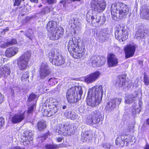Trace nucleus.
<instances>
[{
	"label": "nucleus",
	"mask_w": 149,
	"mask_h": 149,
	"mask_svg": "<svg viewBox=\"0 0 149 149\" xmlns=\"http://www.w3.org/2000/svg\"><path fill=\"white\" fill-rule=\"evenodd\" d=\"M102 85H96L89 89L87 97V104L92 107L98 105L102 100L103 94Z\"/></svg>",
	"instance_id": "nucleus-1"
},
{
	"label": "nucleus",
	"mask_w": 149,
	"mask_h": 149,
	"mask_svg": "<svg viewBox=\"0 0 149 149\" xmlns=\"http://www.w3.org/2000/svg\"><path fill=\"white\" fill-rule=\"evenodd\" d=\"M79 39L73 37L70 38L68 43V50L72 56L76 58H80L84 54L85 46H80L78 43Z\"/></svg>",
	"instance_id": "nucleus-2"
},
{
	"label": "nucleus",
	"mask_w": 149,
	"mask_h": 149,
	"mask_svg": "<svg viewBox=\"0 0 149 149\" xmlns=\"http://www.w3.org/2000/svg\"><path fill=\"white\" fill-rule=\"evenodd\" d=\"M111 14L113 19L116 20L120 16L125 17L128 13L129 9L125 4L117 2L112 4L111 7Z\"/></svg>",
	"instance_id": "nucleus-3"
},
{
	"label": "nucleus",
	"mask_w": 149,
	"mask_h": 149,
	"mask_svg": "<svg viewBox=\"0 0 149 149\" xmlns=\"http://www.w3.org/2000/svg\"><path fill=\"white\" fill-rule=\"evenodd\" d=\"M82 93V88L81 86H75L70 88L66 94L68 102L71 103L77 102L81 99Z\"/></svg>",
	"instance_id": "nucleus-4"
},
{
	"label": "nucleus",
	"mask_w": 149,
	"mask_h": 149,
	"mask_svg": "<svg viewBox=\"0 0 149 149\" xmlns=\"http://www.w3.org/2000/svg\"><path fill=\"white\" fill-rule=\"evenodd\" d=\"M48 57L50 62L55 65H61L65 62L64 57L58 53L56 50H52L49 53Z\"/></svg>",
	"instance_id": "nucleus-5"
},
{
	"label": "nucleus",
	"mask_w": 149,
	"mask_h": 149,
	"mask_svg": "<svg viewBox=\"0 0 149 149\" xmlns=\"http://www.w3.org/2000/svg\"><path fill=\"white\" fill-rule=\"evenodd\" d=\"M31 56V52L27 51L18 58L17 63L20 70H23L26 69Z\"/></svg>",
	"instance_id": "nucleus-6"
},
{
	"label": "nucleus",
	"mask_w": 149,
	"mask_h": 149,
	"mask_svg": "<svg viewBox=\"0 0 149 149\" xmlns=\"http://www.w3.org/2000/svg\"><path fill=\"white\" fill-rule=\"evenodd\" d=\"M93 10H89L87 12L86 15L87 20L90 22V20L93 25L98 24L100 22V25H102L106 21V17L102 16L101 17L99 15L94 16L93 13Z\"/></svg>",
	"instance_id": "nucleus-7"
},
{
	"label": "nucleus",
	"mask_w": 149,
	"mask_h": 149,
	"mask_svg": "<svg viewBox=\"0 0 149 149\" xmlns=\"http://www.w3.org/2000/svg\"><path fill=\"white\" fill-rule=\"evenodd\" d=\"M115 37L120 42L125 40L128 38V33L124 27L120 24L116 26L115 33Z\"/></svg>",
	"instance_id": "nucleus-8"
},
{
	"label": "nucleus",
	"mask_w": 149,
	"mask_h": 149,
	"mask_svg": "<svg viewBox=\"0 0 149 149\" xmlns=\"http://www.w3.org/2000/svg\"><path fill=\"white\" fill-rule=\"evenodd\" d=\"M90 5L93 12L100 13L105 10L106 3L104 0H92Z\"/></svg>",
	"instance_id": "nucleus-9"
},
{
	"label": "nucleus",
	"mask_w": 149,
	"mask_h": 149,
	"mask_svg": "<svg viewBox=\"0 0 149 149\" xmlns=\"http://www.w3.org/2000/svg\"><path fill=\"white\" fill-rule=\"evenodd\" d=\"M56 130V132L60 134L66 136H70L74 134V127L72 125H67L64 124L63 126L57 127Z\"/></svg>",
	"instance_id": "nucleus-10"
},
{
	"label": "nucleus",
	"mask_w": 149,
	"mask_h": 149,
	"mask_svg": "<svg viewBox=\"0 0 149 149\" xmlns=\"http://www.w3.org/2000/svg\"><path fill=\"white\" fill-rule=\"evenodd\" d=\"M91 65L94 67H100L105 63L106 58L103 56H93L91 58Z\"/></svg>",
	"instance_id": "nucleus-11"
},
{
	"label": "nucleus",
	"mask_w": 149,
	"mask_h": 149,
	"mask_svg": "<svg viewBox=\"0 0 149 149\" xmlns=\"http://www.w3.org/2000/svg\"><path fill=\"white\" fill-rule=\"evenodd\" d=\"M50 69L47 64L46 63H42L40 66L39 74L41 79H45L51 73Z\"/></svg>",
	"instance_id": "nucleus-12"
},
{
	"label": "nucleus",
	"mask_w": 149,
	"mask_h": 149,
	"mask_svg": "<svg viewBox=\"0 0 149 149\" xmlns=\"http://www.w3.org/2000/svg\"><path fill=\"white\" fill-rule=\"evenodd\" d=\"M63 32V29L60 27L49 32L48 36L51 40H57L61 36Z\"/></svg>",
	"instance_id": "nucleus-13"
},
{
	"label": "nucleus",
	"mask_w": 149,
	"mask_h": 149,
	"mask_svg": "<svg viewBox=\"0 0 149 149\" xmlns=\"http://www.w3.org/2000/svg\"><path fill=\"white\" fill-rule=\"evenodd\" d=\"M136 45L134 44H129L125 47V56L128 58L132 56L134 54Z\"/></svg>",
	"instance_id": "nucleus-14"
},
{
	"label": "nucleus",
	"mask_w": 149,
	"mask_h": 149,
	"mask_svg": "<svg viewBox=\"0 0 149 149\" xmlns=\"http://www.w3.org/2000/svg\"><path fill=\"white\" fill-rule=\"evenodd\" d=\"M101 74L100 72L99 71L92 73L85 78V82L87 83L94 82L99 77Z\"/></svg>",
	"instance_id": "nucleus-15"
},
{
	"label": "nucleus",
	"mask_w": 149,
	"mask_h": 149,
	"mask_svg": "<svg viewBox=\"0 0 149 149\" xmlns=\"http://www.w3.org/2000/svg\"><path fill=\"white\" fill-rule=\"evenodd\" d=\"M23 143L24 145L29 144L33 140V133L31 130H26L24 133Z\"/></svg>",
	"instance_id": "nucleus-16"
},
{
	"label": "nucleus",
	"mask_w": 149,
	"mask_h": 149,
	"mask_svg": "<svg viewBox=\"0 0 149 149\" xmlns=\"http://www.w3.org/2000/svg\"><path fill=\"white\" fill-rule=\"evenodd\" d=\"M25 111L23 112L18 113L15 114L11 118V122L13 124L20 123L23 120L25 117Z\"/></svg>",
	"instance_id": "nucleus-17"
},
{
	"label": "nucleus",
	"mask_w": 149,
	"mask_h": 149,
	"mask_svg": "<svg viewBox=\"0 0 149 149\" xmlns=\"http://www.w3.org/2000/svg\"><path fill=\"white\" fill-rule=\"evenodd\" d=\"M107 62L109 67H113L117 65L118 61L114 54H110L108 56Z\"/></svg>",
	"instance_id": "nucleus-18"
},
{
	"label": "nucleus",
	"mask_w": 149,
	"mask_h": 149,
	"mask_svg": "<svg viewBox=\"0 0 149 149\" xmlns=\"http://www.w3.org/2000/svg\"><path fill=\"white\" fill-rule=\"evenodd\" d=\"M1 66L0 64V78L3 75L7 76L10 75V70L9 65L7 64Z\"/></svg>",
	"instance_id": "nucleus-19"
},
{
	"label": "nucleus",
	"mask_w": 149,
	"mask_h": 149,
	"mask_svg": "<svg viewBox=\"0 0 149 149\" xmlns=\"http://www.w3.org/2000/svg\"><path fill=\"white\" fill-rule=\"evenodd\" d=\"M18 52V49L17 47H12L8 48L5 52L6 56L10 57L14 56Z\"/></svg>",
	"instance_id": "nucleus-20"
},
{
	"label": "nucleus",
	"mask_w": 149,
	"mask_h": 149,
	"mask_svg": "<svg viewBox=\"0 0 149 149\" xmlns=\"http://www.w3.org/2000/svg\"><path fill=\"white\" fill-rule=\"evenodd\" d=\"M58 27H56V23L54 21H50L47 24L46 26L47 30L49 31H51Z\"/></svg>",
	"instance_id": "nucleus-21"
},
{
	"label": "nucleus",
	"mask_w": 149,
	"mask_h": 149,
	"mask_svg": "<svg viewBox=\"0 0 149 149\" xmlns=\"http://www.w3.org/2000/svg\"><path fill=\"white\" fill-rule=\"evenodd\" d=\"M64 115L67 118L71 120H74L76 118L77 116L76 113L71 111L65 112Z\"/></svg>",
	"instance_id": "nucleus-22"
},
{
	"label": "nucleus",
	"mask_w": 149,
	"mask_h": 149,
	"mask_svg": "<svg viewBox=\"0 0 149 149\" xmlns=\"http://www.w3.org/2000/svg\"><path fill=\"white\" fill-rule=\"evenodd\" d=\"M116 143L117 145L120 147H123L125 146V142L124 135L118 136L116 140Z\"/></svg>",
	"instance_id": "nucleus-23"
},
{
	"label": "nucleus",
	"mask_w": 149,
	"mask_h": 149,
	"mask_svg": "<svg viewBox=\"0 0 149 149\" xmlns=\"http://www.w3.org/2000/svg\"><path fill=\"white\" fill-rule=\"evenodd\" d=\"M91 134H89L88 132H84L81 134V140L83 142L89 141L92 139Z\"/></svg>",
	"instance_id": "nucleus-24"
},
{
	"label": "nucleus",
	"mask_w": 149,
	"mask_h": 149,
	"mask_svg": "<svg viewBox=\"0 0 149 149\" xmlns=\"http://www.w3.org/2000/svg\"><path fill=\"white\" fill-rule=\"evenodd\" d=\"M115 101L114 100H111L107 105L106 108L107 110L111 111L114 109L116 107Z\"/></svg>",
	"instance_id": "nucleus-25"
},
{
	"label": "nucleus",
	"mask_w": 149,
	"mask_h": 149,
	"mask_svg": "<svg viewBox=\"0 0 149 149\" xmlns=\"http://www.w3.org/2000/svg\"><path fill=\"white\" fill-rule=\"evenodd\" d=\"M93 121L92 124H94L98 123L100 121L101 117L100 112H97V113H94L93 115Z\"/></svg>",
	"instance_id": "nucleus-26"
},
{
	"label": "nucleus",
	"mask_w": 149,
	"mask_h": 149,
	"mask_svg": "<svg viewBox=\"0 0 149 149\" xmlns=\"http://www.w3.org/2000/svg\"><path fill=\"white\" fill-rule=\"evenodd\" d=\"M61 147V144H47L45 146L46 149H58Z\"/></svg>",
	"instance_id": "nucleus-27"
},
{
	"label": "nucleus",
	"mask_w": 149,
	"mask_h": 149,
	"mask_svg": "<svg viewBox=\"0 0 149 149\" xmlns=\"http://www.w3.org/2000/svg\"><path fill=\"white\" fill-rule=\"evenodd\" d=\"M125 79L122 76L119 77L116 81L117 84L119 87H122L125 84Z\"/></svg>",
	"instance_id": "nucleus-28"
},
{
	"label": "nucleus",
	"mask_w": 149,
	"mask_h": 149,
	"mask_svg": "<svg viewBox=\"0 0 149 149\" xmlns=\"http://www.w3.org/2000/svg\"><path fill=\"white\" fill-rule=\"evenodd\" d=\"M124 140L125 141V146H127L130 143L133 141V137L130 135L124 136Z\"/></svg>",
	"instance_id": "nucleus-29"
},
{
	"label": "nucleus",
	"mask_w": 149,
	"mask_h": 149,
	"mask_svg": "<svg viewBox=\"0 0 149 149\" xmlns=\"http://www.w3.org/2000/svg\"><path fill=\"white\" fill-rule=\"evenodd\" d=\"M49 107L50 110V115L51 116L57 113L58 110V107L55 105H50Z\"/></svg>",
	"instance_id": "nucleus-30"
},
{
	"label": "nucleus",
	"mask_w": 149,
	"mask_h": 149,
	"mask_svg": "<svg viewBox=\"0 0 149 149\" xmlns=\"http://www.w3.org/2000/svg\"><path fill=\"white\" fill-rule=\"evenodd\" d=\"M135 98V97L132 95H127L125 99V102L127 104H131L134 101Z\"/></svg>",
	"instance_id": "nucleus-31"
},
{
	"label": "nucleus",
	"mask_w": 149,
	"mask_h": 149,
	"mask_svg": "<svg viewBox=\"0 0 149 149\" xmlns=\"http://www.w3.org/2000/svg\"><path fill=\"white\" fill-rule=\"evenodd\" d=\"M141 110V105L139 104L138 106H135L132 109V113L133 116L136 113H139Z\"/></svg>",
	"instance_id": "nucleus-32"
},
{
	"label": "nucleus",
	"mask_w": 149,
	"mask_h": 149,
	"mask_svg": "<svg viewBox=\"0 0 149 149\" xmlns=\"http://www.w3.org/2000/svg\"><path fill=\"white\" fill-rule=\"evenodd\" d=\"M37 127L39 131L44 130L46 127L45 123L43 121H40L38 122Z\"/></svg>",
	"instance_id": "nucleus-33"
},
{
	"label": "nucleus",
	"mask_w": 149,
	"mask_h": 149,
	"mask_svg": "<svg viewBox=\"0 0 149 149\" xmlns=\"http://www.w3.org/2000/svg\"><path fill=\"white\" fill-rule=\"evenodd\" d=\"M48 82L49 85L53 86L57 83V79L55 77L51 78L49 79Z\"/></svg>",
	"instance_id": "nucleus-34"
},
{
	"label": "nucleus",
	"mask_w": 149,
	"mask_h": 149,
	"mask_svg": "<svg viewBox=\"0 0 149 149\" xmlns=\"http://www.w3.org/2000/svg\"><path fill=\"white\" fill-rule=\"evenodd\" d=\"M29 76V73L28 72H24L22 76L21 79L22 81H27Z\"/></svg>",
	"instance_id": "nucleus-35"
},
{
	"label": "nucleus",
	"mask_w": 149,
	"mask_h": 149,
	"mask_svg": "<svg viewBox=\"0 0 149 149\" xmlns=\"http://www.w3.org/2000/svg\"><path fill=\"white\" fill-rule=\"evenodd\" d=\"M42 112L44 116H47L49 117L51 116L50 115V110L49 108V106H48V108L44 110H42Z\"/></svg>",
	"instance_id": "nucleus-36"
},
{
	"label": "nucleus",
	"mask_w": 149,
	"mask_h": 149,
	"mask_svg": "<svg viewBox=\"0 0 149 149\" xmlns=\"http://www.w3.org/2000/svg\"><path fill=\"white\" fill-rule=\"evenodd\" d=\"M17 44V41L15 39H12L10 41L4 44V45L2 47H7L8 45H14Z\"/></svg>",
	"instance_id": "nucleus-37"
},
{
	"label": "nucleus",
	"mask_w": 149,
	"mask_h": 149,
	"mask_svg": "<svg viewBox=\"0 0 149 149\" xmlns=\"http://www.w3.org/2000/svg\"><path fill=\"white\" fill-rule=\"evenodd\" d=\"M102 146L105 149H110L111 145L109 142H104L102 143Z\"/></svg>",
	"instance_id": "nucleus-38"
},
{
	"label": "nucleus",
	"mask_w": 149,
	"mask_h": 149,
	"mask_svg": "<svg viewBox=\"0 0 149 149\" xmlns=\"http://www.w3.org/2000/svg\"><path fill=\"white\" fill-rule=\"evenodd\" d=\"M144 32H143L141 30H139L137 32L136 34V36L137 37H140L141 38H143L144 36Z\"/></svg>",
	"instance_id": "nucleus-39"
},
{
	"label": "nucleus",
	"mask_w": 149,
	"mask_h": 149,
	"mask_svg": "<svg viewBox=\"0 0 149 149\" xmlns=\"http://www.w3.org/2000/svg\"><path fill=\"white\" fill-rule=\"evenodd\" d=\"M93 115H90L87 118L86 123L88 124H92L93 123Z\"/></svg>",
	"instance_id": "nucleus-40"
},
{
	"label": "nucleus",
	"mask_w": 149,
	"mask_h": 149,
	"mask_svg": "<svg viewBox=\"0 0 149 149\" xmlns=\"http://www.w3.org/2000/svg\"><path fill=\"white\" fill-rule=\"evenodd\" d=\"M143 18L147 20H149V10H146L143 13Z\"/></svg>",
	"instance_id": "nucleus-41"
},
{
	"label": "nucleus",
	"mask_w": 149,
	"mask_h": 149,
	"mask_svg": "<svg viewBox=\"0 0 149 149\" xmlns=\"http://www.w3.org/2000/svg\"><path fill=\"white\" fill-rule=\"evenodd\" d=\"M143 81L145 84L148 86L149 84V79L147 75L145 74L143 77Z\"/></svg>",
	"instance_id": "nucleus-42"
},
{
	"label": "nucleus",
	"mask_w": 149,
	"mask_h": 149,
	"mask_svg": "<svg viewBox=\"0 0 149 149\" xmlns=\"http://www.w3.org/2000/svg\"><path fill=\"white\" fill-rule=\"evenodd\" d=\"M135 124L132 123H130L128 125V130L130 131L132 130L134 127Z\"/></svg>",
	"instance_id": "nucleus-43"
},
{
	"label": "nucleus",
	"mask_w": 149,
	"mask_h": 149,
	"mask_svg": "<svg viewBox=\"0 0 149 149\" xmlns=\"http://www.w3.org/2000/svg\"><path fill=\"white\" fill-rule=\"evenodd\" d=\"M31 29H29L27 31H26L25 34L26 36L30 39H31Z\"/></svg>",
	"instance_id": "nucleus-44"
},
{
	"label": "nucleus",
	"mask_w": 149,
	"mask_h": 149,
	"mask_svg": "<svg viewBox=\"0 0 149 149\" xmlns=\"http://www.w3.org/2000/svg\"><path fill=\"white\" fill-rule=\"evenodd\" d=\"M36 95L33 93H31L29 97L28 100L29 101H31L35 99L36 97Z\"/></svg>",
	"instance_id": "nucleus-45"
},
{
	"label": "nucleus",
	"mask_w": 149,
	"mask_h": 149,
	"mask_svg": "<svg viewBox=\"0 0 149 149\" xmlns=\"http://www.w3.org/2000/svg\"><path fill=\"white\" fill-rule=\"evenodd\" d=\"M4 120L3 118L2 117L0 118V129L2 127L4 124Z\"/></svg>",
	"instance_id": "nucleus-46"
},
{
	"label": "nucleus",
	"mask_w": 149,
	"mask_h": 149,
	"mask_svg": "<svg viewBox=\"0 0 149 149\" xmlns=\"http://www.w3.org/2000/svg\"><path fill=\"white\" fill-rule=\"evenodd\" d=\"M21 2V0H15L14 6H18L20 4Z\"/></svg>",
	"instance_id": "nucleus-47"
},
{
	"label": "nucleus",
	"mask_w": 149,
	"mask_h": 149,
	"mask_svg": "<svg viewBox=\"0 0 149 149\" xmlns=\"http://www.w3.org/2000/svg\"><path fill=\"white\" fill-rule=\"evenodd\" d=\"M57 0H47V2L49 4H52L56 3Z\"/></svg>",
	"instance_id": "nucleus-48"
},
{
	"label": "nucleus",
	"mask_w": 149,
	"mask_h": 149,
	"mask_svg": "<svg viewBox=\"0 0 149 149\" xmlns=\"http://www.w3.org/2000/svg\"><path fill=\"white\" fill-rule=\"evenodd\" d=\"M114 100L115 101V104L116 103L118 104H119L121 101V99L120 98H116Z\"/></svg>",
	"instance_id": "nucleus-49"
},
{
	"label": "nucleus",
	"mask_w": 149,
	"mask_h": 149,
	"mask_svg": "<svg viewBox=\"0 0 149 149\" xmlns=\"http://www.w3.org/2000/svg\"><path fill=\"white\" fill-rule=\"evenodd\" d=\"M42 83L38 85V90L41 91H44V89H43V86H42Z\"/></svg>",
	"instance_id": "nucleus-50"
},
{
	"label": "nucleus",
	"mask_w": 149,
	"mask_h": 149,
	"mask_svg": "<svg viewBox=\"0 0 149 149\" xmlns=\"http://www.w3.org/2000/svg\"><path fill=\"white\" fill-rule=\"evenodd\" d=\"M4 98L3 95L0 93V104L2 103L4 101Z\"/></svg>",
	"instance_id": "nucleus-51"
},
{
	"label": "nucleus",
	"mask_w": 149,
	"mask_h": 149,
	"mask_svg": "<svg viewBox=\"0 0 149 149\" xmlns=\"http://www.w3.org/2000/svg\"><path fill=\"white\" fill-rule=\"evenodd\" d=\"M74 32H76L77 31H80L81 30V27L79 25H76L75 26V29H74Z\"/></svg>",
	"instance_id": "nucleus-52"
},
{
	"label": "nucleus",
	"mask_w": 149,
	"mask_h": 149,
	"mask_svg": "<svg viewBox=\"0 0 149 149\" xmlns=\"http://www.w3.org/2000/svg\"><path fill=\"white\" fill-rule=\"evenodd\" d=\"M35 106L34 105L32 106L31 107L29 108L28 110V113H31L32 112L34 107Z\"/></svg>",
	"instance_id": "nucleus-53"
},
{
	"label": "nucleus",
	"mask_w": 149,
	"mask_h": 149,
	"mask_svg": "<svg viewBox=\"0 0 149 149\" xmlns=\"http://www.w3.org/2000/svg\"><path fill=\"white\" fill-rule=\"evenodd\" d=\"M66 0H60V3H62L63 5V6L65 7L66 4Z\"/></svg>",
	"instance_id": "nucleus-54"
},
{
	"label": "nucleus",
	"mask_w": 149,
	"mask_h": 149,
	"mask_svg": "<svg viewBox=\"0 0 149 149\" xmlns=\"http://www.w3.org/2000/svg\"><path fill=\"white\" fill-rule=\"evenodd\" d=\"M11 149H24V148L22 147H21L19 146H17L12 148Z\"/></svg>",
	"instance_id": "nucleus-55"
},
{
	"label": "nucleus",
	"mask_w": 149,
	"mask_h": 149,
	"mask_svg": "<svg viewBox=\"0 0 149 149\" xmlns=\"http://www.w3.org/2000/svg\"><path fill=\"white\" fill-rule=\"evenodd\" d=\"M42 86H43V89L44 90L48 86L47 84L46 83H42Z\"/></svg>",
	"instance_id": "nucleus-56"
},
{
	"label": "nucleus",
	"mask_w": 149,
	"mask_h": 149,
	"mask_svg": "<svg viewBox=\"0 0 149 149\" xmlns=\"http://www.w3.org/2000/svg\"><path fill=\"white\" fill-rule=\"evenodd\" d=\"M63 139V138L62 137H58L56 138V140L58 142H61Z\"/></svg>",
	"instance_id": "nucleus-57"
},
{
	"label": "nucleus",
	"mask_w": 149,
	"mask_h": 149,
	"mask_svg": "<svg viewBox=\"0 0 149 149\" xmlns=\"http://www.w3.org/2000/svg\"><path fill=\"white\" fill-rule=\"evenodd\" d=\"M46 136H44L42 137H41V140L42 142L44 141L46 139Z\"/></svg>",
	"instance_id": "nucleus-58"
},
{
	"label": "nucleus",
	"mask_w": 149,
	"mask_h": 149,
	"mask_svg": "<svg viewBox=\"0 0 149 149\" xmlns=\"http://www.w3.org/2000/svg\"><path fill=\"white\" fill-rule=\"evenodd\" d=\"M31 2L34 3H37L38 0H30Z\"/></svg>",
	"instance_id": "nucleus-59"
},
{
	"label": "nucleus",
	"mask_w": 149,
	"mask_h": 149,
	"mask_svg": "<svg viewBox=\"0 0 149 149\" xmlns=\"http://www.w3.org/2000/svg\"><path fill=\"white\" fill-rule=\"evenodd\" d=\"M144 149H149V145L148 144H146Z\"/></svg>",
	"instance_id": "nucleus-60"
},
{
	"label": "nucleus",
	"mask_w": 149,
	"mask_h": 149,
	"mask_svg": "<svg viewBox=\"0 0 149 149\" xmlns=\"http://www.w3.org/2000/svg\"><path fill=\"white\" fill-rule=\"evenodd\" d=\"M8 30H9V29L8 27H7L6 29H4L3 30V31L4 32H6Z\"/></svg>",
	"instance_id": "nucleus-61"
},
{
	"label": "nucleus",
	"mask_w": 149,
	"mask_h": 149,
	"mask_svg": "<svg viewBox=\"0 0 149 149\" xmlns=\"http://www.w3.org/2000/svg\"><path fill=\"white\" fill-rule=\"evenodd\" d=\"M3 57L2 55H0V61L2 60Z\"/></svg>",
	"instance_id": "nucleus-62"
},
{
	"label": "nucleus",
	"mask_w": 149,
	"mask_h": 149,
	"mask_svg": "<svg viewBox=\"0 0 149 149\" xmlns=\"http://www.w3.org/2000/svg\"><path fill=\"white\" fill-rule=\"evenodd\" d=\"M146 123L148 125H149V118L148 119H147L146 121Z\"/></svg>",
	"instance_id": "nucleus-63"
},
{
	"label": "nucleus",
	"mask_w": 149,
	"mask_h": 149,
	"mask_svg": "<svg viewBox=\"0 0 149 149\" xmlns=\"http://www.w3.org/2000/svg\"><path fill=\"white\" fill-rule=\"evenodd\" d=\"M62 108L63 109H65L66 108V106L65 105H63Z\"/></svg>",
	"instance_id": "nucleus-64"
}]
</instances>
